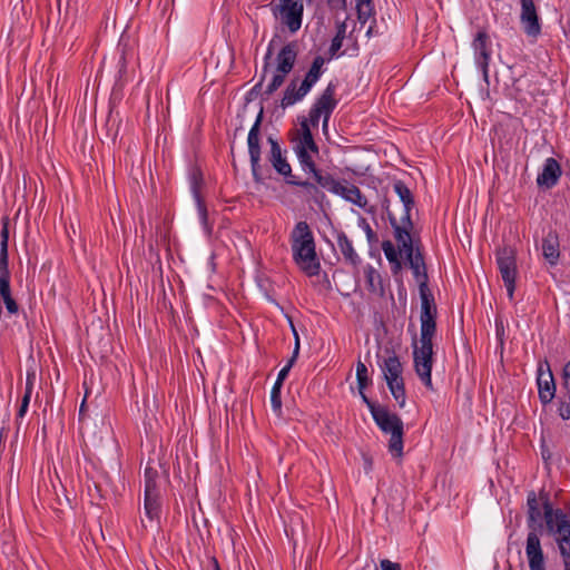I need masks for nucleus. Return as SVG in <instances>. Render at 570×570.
<instances>
[{
  "label": "nucleus",
  "instance_id": "nucleus-1",
  "mask_svg": "<svg viewBox=\"0 0 570 570\" xmlns=\"http://www.w3.org/2000/svg\"><path fill=\"white\" fill-rule=\"evenodd\" d=\"M291 247L296 265L307 275L320 273L321 264L316 254L314 235L306 222H298L291 233Z\"/></svg>",
  "mask_w": 570,
  "mask_h": 570
},
{
  "label": "nucleus",
  "instance_id": "nucleus-2",
  "mask_svg": "<svg viewBox=\"0 0 570 570\" xmlns=\"http://www.w3.org/2000/svg\"><path fill=\"white\" fill-rule=\"evenodd\" d=\"M557 508L553 507L550 494L544 489L538 493L533 490L527 494V528L529 530L525 541V551L537 547L542 550L539 533L543 532V524L547 520L548 511L554 513Z\"/></svg>",
  "mask_w": 570,
  "mask_h": 570
},
{
  "label": "nucleus",
  "instance_id": "nucleus-3",
  "mask_svg": "<svg viewBox=\"0 0 570 570\" xmlns=\"http://www.w3.org/2000/svg\"><path fill=\"white\" fill-rule=\"evenodd\" d=\"M543 532L554 540L562 561L570 559V513L561 508H557L554 513L548 511Z\"/></svg>",
  "mask_w": 570,
  "mask_h": 570
},
{
  "label": "nucleus",
  "instance_id": "nucleus-4",
  "mask_svg": "<svg viewBox=\"0 0 570 570\" xmlns=\"http://www.w3.org/2000/svg\"><path fill=\"white\" fill-rule=\"evenodd\" d=\"M372 417L382 432L391 434L389 451L392 456L402 458L404 428L401 417L397 414L390 412L387 407L376 411Z\"/></svg>",
  "mask_w": 570,
  "mask_h": 570
},
{
  "label": "nucleus",
  "instance_id": "nucleus-5",
  "mask_svg": "<svg viewBox=\"0 0 570 570\" xmlns=\"http://www.w3.org/2000/svg\"><path fill=\"white\" fill-rule=\"evenodd\" d=\"M387 356L380 363L387 387L400 407H404L406 394L402 377L403 366L394 350H385Z\"/></svg>",
  "mask_w": 570,
  "mask_h": 570
},
{
  "label": "nucleus",
  "instance_id": "nucleus-6",
  "mask_svg": "<svg viewBox=\"0 0 570 570\" xmlns=\"http://www.w3.org/2000/svg\"><path fill=\"white\" fill-rule=\"evenodd\" d=\"M297 58V43L291 41L286 43L277 53L276 71L267 85L264 95L266 98L272 96L285 81L286 76L293 70Z\"/></svg>",
  "mask_w": 570,
  "mask_h": 570
},
{
  "label": "nucleus",
  "instance_id": "nucleus-7",
  "mask_svg": "<svg viewBox=\"0 0 570 570\" xmlns=\"http://www.w3.org/2000/svg\"><path fill=\"white\" fill-rule=\"evenodd\" d=\"M336 87L334 81H330L311 107L307 121L312 126L317 127L320 118L323 116V128L327 127L331 115L338 104V100L335 98Z\"/></svg>",
  "mask_w": 570,
  "mask_h": 570
},
{
  "label": "nucleus",
  "instance_id": "nucleus-8",
  "mask_svg": "<svg viewBox=\"0 0 570 570\" xmlns=\"http://www.w3.org/2000/svg\"><path fill=\"white\" fill-rule=\"evenodd\" d=\"M497 265L510 299L513 298L517 277V250L512 246L497 249Z\"/></svg>",
  "mask_w": 570,
  "mask_h": 570
},
{
  "label": "nucleus",
  "instance_id": "nucleus-9",
  "mask_svg": "<svg viewBox=\"0 0 570 570\" xmlns=\"http://www.w3.org/2000/svg\"><path fill=\"white\" fill-rule=\"evenodd\" d=\"M263 121V108H261L256 120L249 129L247 137L248 154L250 160L252 175L256 183H262L261 166V125Z\"/></svg>",
  "mask_w": 570,
  "mask_h": 570
},
{
  "label": "nucleus",
  "instance_id": "nucleus-10",
  "mask_svg": "<svg viewBox=\"0 0 570 570\" xmlns=\"http://www.w3.org/2000/svg\"><path fill=\"white\" fill-rule=\"evenodd\" d=\"M413 360L417 376L428 389L432 390L433 344H420V347L415 345Z\"/></svg>",
  "mask_w": 570,
  "mask_h": 570
},
{
  "label": "nucleus",
  "instance_id": "nucleus-11",
  "mask_svg": "<svg viewBox=\"0 0 570 570\" xmlns=\"http://www.w3.org/2000/svg\"><path fill=\"white\" fill-rule=\"evenodd\" d=\"M472 48L475 63L481 69L483 79L488 82L492 49L491 39L485 29H481L476 32L472 41Z\"/></svg>",
  "mask_w": 570,
  "mask_h": 570
},
{
  "label": "nucleus",
  "instance_id": "nucleus-12",
  "mask_svg": "<svg viewBox=\"0 0 570 570\" xmlns=\"http://www.w3.org/2000/svg\"><path fill=\"white\" fill-rule=\"evenodd\" d=\"M520 21L527 36L537 38L541 33V23L533 0H520Z\"/></svg>",
  "mask_w": 570,
  "mask_h": 570
},
{
  "label": "nucleus",
  "instance_id": "nucleus-13",
  "mask_svg": "<svg viewBox=\"0 0 570 570\" xmlns=\"http://www.w3.org/2000/svg\"><path fill=\"white\" fill-rule=\"evenodd\" d=\"M390 224L393 228L394 238L401 250L405 254L414 248L413 240L411 237V230L414 227L412 218L410 217V224L404 220V216L401 217L400 222L396 219L394 214H390Z\"/></svg>",
  "mask_w": 570,
  "mask_h": 570
},
{
  "label": "nucleus",
  "instance_id": "nucleus-14",
  "mask_svg": "<svg viewBox=\"0 0 570 570\" xmlns=\"http://www.w3.org/2000/svg\"><path fill=\"white\" fill-rule=\"evenodd\" d=\"M267 142L271 146L268 161L279 175L285 177L286 183L288 184V180L296 176L292 174V167L286 157L283 156L281 145L278 144L277 139L273 138L272 136L267 138Z\"/></svg>",
  "mask_w": 570,
  "mask_h": 570
},
{
  "label": "nucleus",
  "instance_id": "nucleus-15",
  "mask_svg": "<svg viewBox=\"0 0 570 570\" xmlns=\"http://www.w3.org/2000/svg\"><path fill=\"white\" fill-rule=\"evenodd\" d=\"M544 365L547 366V371L543 370V364H540L538 367L537 384L540 402L542 404H548L556 396V383L547 361L544 362Z\"/></svg>",
  "mask_w": 570,
  "mask_h": 570
},
{
  "label": "nucleus",
  "instance_id": "nucleus-16",
  "mask_svg": "<svg viewBox=\"0 0 570 570\" xmlns=\"http://www.w3.org/2000/svg\"><path fill=\"white\" fill-rule=\"evenodd\" d=\"M282 21L287 26L291 32H296L302 26L303 4L298 2L288 4H276Z\"/></svg>",
  "mask_w": 570,
  "mask_h": 570
},
{
  "label": "nucleus",
  "instance_id": "nucleus-17",
  "mask_svg": "<svg viewBox=\"0 0 570 570\" xmlns=\"http://www.w3.org/2000/svg\"><path fill=\"white\" fill-rule=\"evenodd\" d=\"M561 174L560 164L552 157L547 158L541 173L537 177V184L540 187L552 188L558 184Z\"/></svg>",
  "mask_w": 570,
  "mask_h": 570
},
{
  "label": "nucleus",
  "instance_id": "nucleus-18",
  "mask_svg": "<svg viewBox=\"0 0 570 570\" xmlns=\"http://www.w3.org/2000/svg\"><path fill=\"white\" fill-rule=\"evenodd\" d=\"M406 261L410 265V268L413 272V276L415 281L417 282L419 286L421 284H428L429 283V276L426 272V265L424 262L423 254L420 252V249H416L414 252V248L411 249L405 254Z\"/></svg>",
  "mask_w": 570,
  "mask_h": 570
},
{
  "label": "nucleus",
  "instance_id": "nucleus-19",
  "mask_svg": "<svg viewBox=\"0 0 570 570\" xmlns=\"http://www.w3.org/2000/svg\"><path fill=\"white\" fill-rule=\"evenodd\" d=\"M336 244L343 255L345 264L353 267H357L361 264V257L356 253L352 240L344 232L336 233Z\"/></svg>",
  "mask_w": 570,
  "mask_h": 570
},
{
  "label": "nucleus",
  "instance_id": "nucleus-20",
  "mask_svg": "<svg viewBox=\"0 0 570 570\" xmlns=\"http://www.w3.org/2000/svg\"><path fill=\"white\" fill-rule=\"evenodd\" d=\"M298 78H294L287 85L283 98L281 100L282 108H287L303 100V98L311 91L307 87L304 88L303 81L297 86Z\"/></svg>",
  "mask_w": 570,
  "mask_h": 570
},
{
  "label": "nucleus",
  "instance_id": "nucleus-21",
  "mask_svg": "<svg viewBox=\"0 0 570 570\" xmlns=\"http://www.w3.org/2000/svg\"><path fill=\"white\" fill-rule=\"evenodd\" d=\"M335 195L341 196L346 202L352 203L357 207L365 209L368 213H374L372 207L367 209V199L363 195L361 189L355 185L343 186L342 184H340L337 193H335Z\"/></svg>",
  "mask_w": 570,
  "mask_h": 570
},
{
  "label": "nucleus",
  "instance_id": "nucleus-22",
  "mask_svg": "<svg viewBox=\"0 0 570 570\" xmlns=\"http://www.w3.org/2000/svg\"><path fill=\"white\" fill-rule=\"evenodd\" d=\"M542 254L550 265H556L560 257V243L557 232L549 230L542 239Z\"/></svg>",
  "mask_w": 570,
  "mask_h": 570
},
{
  "label": "nucleus",
  "instance_id": "nucleus-23",
  "mask_svg": "<svg viewBox=\"0 0 570 570\" xmlns=\"http://www.w3.org/2000/svg\"><path fill=\"white\" fill-rule=\"evenodd\" d=\"M393 190L403 203L404 213L402 216H404V220L410 224L411 210L415 205L414 196L406 184L400 179L393 181Z\"/></svg>",
  "mask_w": 570,
  "mask_h": 570
},
{
  "label": "nucleus",
  "instance_id": "nucleus-24",
  "mask_svg": "<svg viewBox=\"0 0 570 570\" xmlns=\"http://www.w3.org/2000/svg\"><path fill=\"white\" fill-rule=\"evenodd\" d=\"M302 148L315 155L318 154V146L313 138L307 119L301 122V137L295 141L293 149L294 151H301Z\"/></svg>",
  "mask_w": 570,
  "mask_h": 570
},
{
  "label": "nucleus",
  "instance_id": "nucleus-25",
  "mask_svg": "<svg viewBox=\"0 0 570 570\" xmlns=\"http://www.w3.org/2000/svg\"><path fill=\"white\" fill-rule=\"evenodd\" d=\"M288 185L297 186L304 189L305 196L308 200H313L315 204H322L325 199V194L323 190L314 181L302 180L298 177H293V179L288 180Z\"/></svg>",
  "mask_w": 570,
  "mask_h": 570
},
{
  "label": "nucleus",
  "instance_id": "nucleus-26",
  "mask_svg": "<svg viewBox=\"0 0 570 570\" xmlns=\"http://www.w3.org/2000/svg\"><path fill=\"white\" fill-rule=\"evenodd\" d=\"M436 315H420L421 336L420 344H433L432 340L436 333Z\"/></svg>",
  "mask_w": 570,
  "mask_h": 570
},
{
  "label": "nucleus",
  "instance_id": "nucleus-27",
  "mask_svg": "<svg viewBox=\"0 0 570 570\" xmlns=\"http://www.w3.org/2000/svg\"><path fill=\"white\" fill-rule=\"evenodd\" d=\"M144 510L150 522H158L161 513L160 494H144Z\"/></svg>",
  "mask_w": 570,
  "mask_h": 570
},
{
  "label": "nucleus",
  "instance_id": "nucleus-28",
  "mask_svg": "<svg viewBox=\"0 0 570 570\" xmlns=\"http://www.w3.org/2000/svg\"><path fill=\"white\" fill-rule=\"evenodd\" d=\"M313 175L314 181L320 187V189H326L330 193L334 194L337 193L340 181L336 180L333 175L330 173L323 171L318 168H316L314 171L311 173Z\"/></svg>",
  "mask_w": 570,
  "mask_h": 570
},
{
  "label": "nucleus",
  "instance_id": "nucleus-29",
  "mask_svg": "<svg viewBox=\"0 0 570 570\" xmlns=\"http://www.w3.org/2000/svg\"><path fill=\"white\" fill-rule=\"evenodd\" d=\"M325 63V59L322 56H316L313 59V62L306 72L304 79L302 80L304 83V88H308L309 90L313 88V86L318 81L321 76L323 75V66Z\"/></svg>",
  "mask_w": 570,
  "mask_h": 570
},
{
  "label": "nucleus",
  "instance_id": "nucleus-30",
  "mask_svg": "<svg viewBox=\"0 0 570 570\" xmlns=\"http://www.w3.org/2000/svg\"><path fill=\"white\" fill-rule=\"evenodd\" d=\"M368 292L377 295L384 294V286L380 273L371 265L364 269Z\"/></svg>",
  "mask_w": 570,
  "mask_h": 570
},
{
  "label": "nucleus",
  "instance_id": "nucleus-31",
  "mask_svg": "<svg viewBox=\"0 0 570 570\" xmlns=\"http://www.w3.org/2000/svg\"><path fill=\"white\" fill-rule=\"evenodd\" d=\"M421 297V315L438 314L434 296L431 293L428 284H421L419 286Z\"/></svg>",
  "mask_w": 570,
  "mask_h": 570
},
{
  "label": "nucleus",
  "instance_id": "nucleus-32",
  "mask_svg": "<svg viewBox=\"0 0 570 570\" xmlns=\"http://www.w3.org/2000/svg\"><path fill=\"white\" fill-rule=\"evenodd\" d=\"M294 337H295V346L293 351L292 357L288 360L287 364L278 372L276 382L274 384H278L279 386H283V383L285 379L287 377L292 366L297 360L298 353H299V337L295 330V327L292 325Z\"/></svg>",
  "mask_w": 570,
  "mask_h": 570
},
{
  "label": "nucleus",
  "instance_id": "nucleus-33",
  "mask_svg": "<svg viewBox=\"0 0 570 570\" xmlns=\"http://www.w3.org/2000/svg\"><path fill=\"white\" fill-rule=\"evenodd\" d=\"M271 59H272V48L269 46L267 49V52L264 57V63H263L259 81L248 91V94H247L248 100H250L253 97L257 96L261 92L263 82L266 78V75H267L269 66H271Z\"/></svg>",
  "mask_w": 570,
  "mask_h": 570
},
{
  "label": "nucleus",
  "instance_id": "nucleus-34",
  "mask_svg": "<svg viewBox=\"0 0 570 570\" xmlns=\"http://www.w3.org/2000/svg\"><path fill=\"white\" fill-rule=\"evenodd\" d=\"M525 554L530 570H547L543 550H538L537 547H534L525 551Z\"/></svg>",
  "mask_w": 570,
  "mask_h": 570
},
{
  "label": "nucleus",
  "instance_id": "nucleus-35",
  "mask_svg": "<svg viewBox=\"0 0 570 570\" xmlns=\"http://www.w3.org/2000/svg\"><path fill=\"white\" fill-rule=\"evenodd\" d=\"M345 33H346V24H345V22H340L336 26V33H335L334 38L332 39V42H331V46L328 49L331 57H334L338 52V50L342 48L343 40L345 38Z\"/></svg>",
  "mask_w": 570,
  "mask_h": 570
},
{
  "label": "nucleus",
  "instance_id": "nucleus-36",
  "mask_svg": "<svg viewBox=\"0 0 570 570\" xmlns=\"http://www.w3.org/2000/svg\"><path fill=\"white\" fill-rule=\"evenodd\" d=\"M295 154L297 156L302 170L305 174H311L317 168L315 161L312 158L311 151H306L302 148L301 151H295Z\"/></svg>",
  "mask_w": 570,
  "mask_h": 570
},
{
  "label": "nucleus",
  "instance_id": "nucleus-37",
  "mask_svg": "<svg viewBox=\"0 0 570 570\" xmlns=\"http://www.w3.org/2000/svg\"><path fill=\"white\" fill-rule=\"evenodd\" d=\"M356 381L358 390H365L371 384L367 367L361 361L356 364Z\"/></svg>",
  "mask_w": 570,
  "mask_h": 570
},
{
  "label": "nucleus",
  "instance_id": "nucleus-38",
  "mask_svg": "<svg viewBox=\"0 0 570 570\" xmlns=\"http://www.w3.org/2000/svg\"><path fill=\"white\" fill-rule=\"evenodd\" d=\"M203 181L202 171L197 168L190 173V190L195 199L203 198L200 195V186Z\"/></svg>",
  "mask_w": 570,
  "mask_h": 570
},
{
  "label": "nucleus",
  "instance_id": "nucleus-39",
  "mask_svg": "<svg viewBox=\"0 0 570 570\" xmlns=\"http://www.w3.org/2000/svg\"><path fill=\"white\" fill-rule=\"evenodd\" d=\"M281 390L282 386H279L278 384H274L271 391V405L274 413H276L278 416H281L282 414Z\"/></svg>",
  "mask_w": 570,
  "mask_h": 570
},
{
  "label": "nucleus",
  "instance_id": "nucleus-40",
  "mask_svg": "<svg viewBox=\"0 0 570 570\" xmlns=\"http://www.w3.org/2000/svg\"><path fill=\"white\" fill-rule=\"evenodd\" d=\"M558 413L562 420L570 419V391L559 399Z\"/></svg>",
  "mask_w": 570,
  "mask_h": 570
},
{
  "label": "nucleus",
  "instance_id": "nucleus-41",
  "mask_svg": "<svg viewBox=\"0 0 570 570\" xmlns=\"http://www.w3.org/2000/svg\"><path fill=\"white\" fill-rule=\"evenodd\" d=\"M357 19L365 23L374 13V6L368 3H356Z\"/></svg>",
  "mask_w": 570,
  "mask_h": 570
},
{
  "label": "nucleus",
  "instance_id": "nucleus-42",
  "mask_svg": "<svg viewBox=\"0 0 570 570\" xmlns=\"http://www.w3.org/2000/svg\"><path fill=\"white\" fill-rule=\"evenodd\" d=\"M358 226L364 230L366 239L370 245H374L379 242L377 234L372 229V227L364 217H360Z\"/></svg>",
  "mask_w": 570,
  "mask_h": 570
},
{
  "label": "nucleus",
  "instance_id": "nucleus-43",
  "mask_svg": "<svg viewBox=\"0 0 570 570\" xmlns=\"http://www.w3.org/2000/svg\"><path fill=\"white\" fill-rule=\"evenodd\" d=\"M382 249L389 262H396V258H400V252L395 248L391 240H384L382 243Z\"/></svg>",
  "mask_w": 570,
  "mask_h": 570
},
{
  "label": "nucleus",
  "instance_id": "nucleus-44",
  "mask_svg": "<svg viewBox=\"0 0 570 570\" xmlns=\"http://www.w3.org/2000/svg\"><path fill=\"white\" fill-rule=\"evenodd\" d=\"M11 276L9 271V253L4 247L0 248V277Z\"/></svg>",
  "mask_w": 570,
  "mask_h": 570
},
{
  "label": "nucleus",
  "instance_id": "nucleus-45",
  "mask_svg": "<svg viewBox=\"0 0 570 570\" xmlns=\"http://www.w3.org/2000/svg\"><path fill=\"white\" fill-rule=\"evenodd\" d=\"M198 215L204 227H208V212L203 198L195 199Z\"/></svg>",
  "mask_w": 570,
  "mask_h": 570
},
{
  "label": "nucleus",
  "instance_id": "nucleus-46",
  "mask_svg": "<svg viewBox=\"0 0 570 570\" xmlns=\"http://www.w3.org/2000/svg\"><path fill=\"white\" fill-rule=\"evenodd\" d=\"M8 243H9V222L8 218L4 217L2 219V226L0 230V248L4 247L8 249Z\"/></svg>",
  "mask_w": 570,
  "mask_h": 570
},
{
  "label": "nucleus",
  "instance_id": "nucleus-47",
  "mask_svg": "<svg viewBox=\"0 0 570 570\" xmlns=\"http://www.w3.org/2000/svg\"><path fill=\"white\" fill-rule=\"evenodd\" d=\"M36 382V373L35 371H28L26 376V389H24V397L31 399L33 387Z\"/></svg>",
  "mask_w": 570,
  "mask_h": 570
},
{
  "label": "nucleus",
  "instance_id": "nucleus-48",
  "mask_svg": "<svg viewBox=\"0 0 570 570\" xmlns=\"http://www.w3.org/2000/svg\"><path fill=\"white\" fill-rule=\"evenodd\" d=\"M358 392H360V395H361V397H362V401H363V402L366 404V406L368 407V410H370V412H371L372 416L374 415V413H376V411H381V410L384 407V406L379 405V404H376L375 402L371 401V400L366 396V394H365L364 390H358Z\"/></svg>",
  "mask_w": 570,
  "mask_h": 570
},
{
  "label": "nucleus",
  "instance_id": "nucleus-49",
  "mask_svg": "<svg viewBox=\"0 0 570 570\" xmlns=\"http://www.w3.org/2000/svg\"><path fill=\"white\" fill-rule=\"evenodd\" d=\"M10 279H11V276L0 277V296H1V298L11 295Z\"/></svg>",
  "mask_w": 570,
  "mask_h": 570
},
{
  "label": "nucleus",
  "instance_id": "nucleus-50",
  "mask_svg": "<svg viewBox=\"0 0 570 570\" xmlns=\"http://www.w3.org/2000/svg\"><path fill=\"white\" fill-rule=\"evenodd\" d=\"M2 299H3V303L6 305L8 313H10V314L18 313L19 306H18L17 302L13 299L12 295L3 297Z\"/></svg>",
  "mask_w": 570,
  "mask_h": 570
},
{
  "label": "nucleus",
  "instance_id": "nucleus-51",
  "mask_svg": "<svg viewBox=\"0 0 570 570\" xmlns=\"http://www.w3.org/2000/svg\"><path fill=\"white\" fill-rule=\"evenodd\" d=\"M495 334L501 345L504 342V325L501 318H495Z\"/></svg>",
  "mask_w": 570,
  "mask_h": 570
},
{
  "label": "nucleus",
  "instance_id": "nucleus-52",
  "mask_svg": "<svg viewBox=\"0 0 570 570\" xmlns=\"http://www.w3.org/2000/svg\"><path fill=\"white\" fill-rule=\"evenodd\" d=\"M144 494H160L157 480H150L145 482V493Z\"/></svg>",
  "mask_w": 570,
  "mask_h": 570
},
{
  "label": "nucleus",
  "instance_id": "nucleus-53",
  "mask_svg": "<svg viewBox=\"0 0 570 570\" xmlns=\"http://www.w3.org/2000/svg\"><path fill=\"white\" fill-rule=\"evenodd\" d=\"M382 570H402L401 564L397 562H392L389 559H383L380 562Z\"/></svg>",
  "mask_w": 570,
  "mask_h": 570
},
{
  "label": "nucleus",
  "instance_id": "nucleus-54",
  "mask_svg": "<svg viewBox=\"0 0 570 570\" xmlns=\"http://www.w3.org/2000/svg\"><path fill=\"white\" fill-rule=\"evenodd\" d=\"M562 377H563V387L566 389V391H570V361L567 362L563 367Z\"/></svg>",
  "mask_w": 570,
  "mask_h": 570
},
{
  "label": "nucleus",
  "instance_id": "nucleus-55",
  "mask_svg": "<svg viewBox=\"0 0 570 570\" xmlns=\"http://www.w3.org/2000/svg\"><path fill=\"white\" fill-rule=\"evenodd\" d=\"M144 479L146 481L158 480V471L151 466H147L144 472Z\"/></svg>",
  "mask_w": 570,
  "mask_h": 570
},
{
  "label": "nucleus",
  "instance_id": "nucleus-56",
  "mask_svg": "<svg viewBox=\"0 0 570 570\" xmlns=\"http://www.w3.org/2000/svg\"><path fill=\"white\" fill-rule=\"evenodd\" d=\"M29 403H30V399L22 396L21 404L18 410V417H23L26 415V413L28 411Z\"/></svg>",
  "mask_w": 570,
  "mask_h": 570
},
{
  "label": "nucleus",
  "instance_id": "nucleus-57",
  "mask_svg": "<svg viewBox=\"0 0 570 570\" xmlns=\"http://www.w3.org/2000/svg\"><path fill=\"white\" fill-rule=\"evenodd\" d=\"M392 267V273L395 275L397 274L401 269H402V264H401V261L400 258H396V262H390Z\"/></svg>",
  "mask_w": 570,
  "mask_h": 570
},
{
  "label": "nucleus",
  "instance_id": "nucleus-58",
  "mask_svg": "<svg viewBox=\"0 0 570 570\" xmlns=\"http://www.w3.org/2000/svg\"><path fill=\"white\" fill-rule=\"evenodd\" d=\"M382 208L386 212L387 217L390 218V214L393 213L390 210V199L387 197H384V199L382 200Z\"/></svg>",
  "mask_w": 570,
  "mask_h": 570
},
{
  "label": "nucleus",
  "instance_id": "nucleus-59",
  "mask_svg": "<svg viewBox=\"0 0 570 570\" xmlns=\"http://www.w3.org/2000/svg\"><path fill=\"white\" fill-rule=\"evenodd\" d=\"M209 562H210V564L213 566V569H214V570H222V569H220V566H219V563H218V560H217L215 557H212V558L209 559Z\"/></svg>",
  "mask_w": 570,
  "mask_h": 570
},
{
  "label": "nucleus",
  "instance_id": "nucleus-60",
  "mask_svg": "<svg viewBox=\"0 0 570 570\" xmlns=\"http://www.w3.org/2000/svg\"><path fill=\"white\" fill-rule=\"evenodd\" d=\"M119 63L121 66L119 72H121L126 68V59L124 55H121Z\"/></svg>",
  "mask_w": 570,
  "mask_h": 570
},
{
  "label": "nucleus",
  "instance_id": "nucleus-61",
  "mask_svg": "<svg viewBox=\"0 0 570 570\" xmlns=\"http://www.w3.org/2000/svg\"><path fill=\"white\" fill-rule=\"evenodd\" d=\"M296 2L295 0H278V3L277 4H288V3H294Z\"/></svg>",
  "mask_w": 570,
  "mask_h": 570
},
{
  "label": "nucleus",
  "instance_id": "nucleus-62",
  "mask_svg": "<svg viewBox=\"0 0 570 570\" xmlns=\"http://www.w3.org/2000/svg\"><path fill=\"white\" fill-rule=\"evenodd\" d=\"M562 562L564 566V570H570V559H568L567 561H562Z\"/></svg>",
  "mask_w": 570,
  "mask_h": 570
},
{
  "label": "nucleus",
  "instance_id": "nucleus-63",
  "mask_svg": "<svg viewBox=\"0 0 570 570\" xmlns=\"http://www.w3.org/2000/svg\"><path fill=\"white\" fill-rule=\"evenodd\" d=\"M111 120H112V111L110 110L107 124L109 125L111 122Z\"/></svg>",
  "mask_w": 570,
  "mask_h": 570
},
{
  "label": "nucleus",
  "instance_id": "nucleus-64",
  "mask_svg": "<svg viewBox=\"0 0 570 570\" xmlns=\"http://www.w3.org/2000/svg\"><path fill=\"white\" fill-rule=\"evenodd\" d=\"M117 136H118V128L116 129V131L112 135V140H115L117 138Z\"/></svg>",
  "mask_w": 570,
  "mask_h": 570
}]
</instances>
